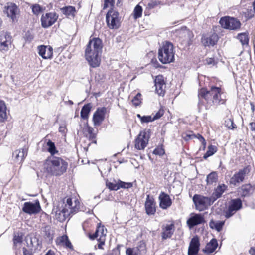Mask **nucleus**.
Segmentation results:
<instances>
[{"mask_svg": "<svg viewBox=\"0 0 255 255\" xmlns=\"http://www.w3.org/2000/svg\"><path fill=\"white\" fill-rule=\"evenodd\" d=\"M102 42L99 38L90 40L85 49V55L89 64L93 68L98 67L101 62Z\"/></svg>", "mask_w": 255, "mask_h": 255, "instance_id": "1", "label": "nucleus"}, {"mask_svg": "<svg viewBox=\"0 0 255 255\" xmlns=\"http://www.w3.org/2000/svg\"><path fill=\"white\" fill-rule=\"evenodd\" d=\"M221 95V90L219 87H212L209 91L205 88L201 89L198 95L199 108L200 109L203 104L201 102V98L204 99L206 101V109H209L212 105L217 106L224 103L225 101L222 98Z\"/></svg>", "mask_w": 255, "mask_h": 255, "instance_id": "2", "label": "nucleus"}, {"mask_svg": "<svg viewBox=\"0 0 255 255\" xmlns=\"http://www.w3.org/2000/svg\"><path fill=\"white\" fill-rule=\"evenodd\" d=\"M68 163L60 157H52L46 163L45 168L49 174L60 176L65 173L67 169Z\"/></svg>", "mask_w": 255, "mask_h": 255, "instance_id": "3", "label": "nucleus"}, {"mask_svg": "<svg viewBox=\"0 0 255 255\" xmlns=\"http://www.w3.org/2000/svg\"><path fill=\"white\" fill-rule=\"evenodd\" d=\"M175 50L173 44L166 42L158 50V58L163 64H167L174 60Z\"/></svg>", "mask_w": 255, "mask_h": 255, "instance_id": "4", "label": "nucleus"}, {"mask_svg": "<svg viewBox=\"0 0 255 255\" xmlns=\"http://www.w3.org/2000/svg\"><path fill=\"white\" fill-rule=\"evenodd\" d=\"M196 209L202 211L213 204L214 201L212 198L205 197L200 195H195L193 198Z\"/></svg>", "mask_w": 255, "mask_h": 255, "instance_id": "5", "label": "nucleus"}, {"mask_svg": "<svg viewBox=\"0 0 255 255\" xmlns=\"http://www.w3.org/2000/svg\"><path fill=\"white\" fill-rule=\"evenodd\" d=\"M150 130L141 131L135 140V147L138 150H143L147 146L150 136Z\"/></svg>", "mask_w": 255, "mask_h": 255, "instance_id": "6", "label": "nucleus"}, {"mask_svg": "<svg viewBox=\"0 0 255 255\" xmlns=\"http://www.w3.org/2000/svg\"><path fill=\"white\" fill-rule=\"evenodd\" d=\"M106 22L110 29H118L120 26V18L119 13L114 10H109L106 15Z\"/></svg>", "mask_w": 255, "mask_h": 255, "instance_id": "7", "label": "nucleus"}, {"mask_svg": "<svg viewBox=\"0 0 255 255\" xmlns=\"http://www.w3.org/2000/svg\"><path fill=\"white\" fill-rule=\"evenodd\" d=\"M106 233L107 230L105 228L104 226L99 224L95 233L92 235L90 234L89 237L91 240L97 239L99 242L98 244V248L102 249L103 246L105 244Z\"/></svg>", "mask_w": 255, "mask_h": 255, "instance_id": "8", "label": "nucleus"}, {"mask_svg": "<svg viewBox=\"0 0 255 255\" xmlns=\"http://www.w3.org/2000/svg\"><path fill=\"white\" fill-rule=\"evenodd\" d=\"M63 207L67 209L69 215L74 214L80 209V203L79 200L76 197H69L66 199V202H64Z\"/></svg>", "mask_w": 255, "mask_h": 255, "instance_id": "9", "label": "nucleus"}, {"mask_svg": "<svg viewBox=\"0 0 255 255\" xmlns=\"http://www.w3.org/2000/svg\"><path fill=\"white\" fill-rule=\"evenodd\" d=\"M220 23L224 28L230 30H236L239 28L241 26L240 22L239 20L230 17L221 18Z\"/></svg>", "mask_w": 255, "mask_h": 255, "instance_id": "10", "label": "nucleus"}, {"mask_svg": "<svg viewBox=\"0 0 255 255\" xmlns=\"http://www.w3.org/2000/svg\"><path fill=\"white\" fill-rule=\"evenodd\" d=\"M41 206L39 201L35 200L33 202H26L23 204L22 211L28 214H36L40 212Z\"/></svg>", "mask_w": 255, "mask_h": 255, "instance_id": "11", "label": "nucleus"}, {"mask_svg": "<svg viewBox=\"0 0 255 255\" xmlns=\"http://www.w3.org/2000/svg\"><path fill=\"white\" fill-rule=\"evenodd\" d=\"M242 203L241 199H232L230 202L228 210L225 213V216L229 218L232 216L237 211L241 209Z\"/></svg>", "mask_w": 255, "mask_h": 255, "instance_id": "12", "label": "nucleus"}, {"mask_svg": "<svg viewBox=\"0 0 255 255\" xmlns=\"http://www.w3.org/2000/svg\"><path fill=\"white\" fill-rule=\"evenodd\" d=\"M107 113V108L103 107H99L94 113L92 121L95 126H100L104 121L106 114Z\"/></svg>", "mask_w": 255, "mask_h": 255, "instance_id": "13", "label": "nucleus"}, {"mask_svg": "<svg viewBox=\"0 0 255 255\" xmlns=\"http://www.w3.org/2000/svg\"><path fill=\"white\" fill-rule=\"evenodd\" d=\"M107 187L111 190L117 191L120 188H129L132 187V183L130 182H125L120 180L117 181L113 180L112 181H106Z\"/></svg>", "mask_w": 255, "mask_h": 255, "instance_id": "14", "label": "nucleus"}, {"mask_svg": "<svg viewBox=\"0 0 255 255\" xmlns=\"http://www.w3.org/2000/svg\"><path fill=\"white\" fill-rule=\"evenodd\" d=\"M11 43V37L10 34L6 32H0V50L6 51L9 49V47Z\"/></svg>", "mask_w": 255, "mask_h": 255, "instance_id": "15", "label": "nucleus"}, {"mask_svg": "<svg viewBox=\"0 0 255 255\" xmlns=\"http://www.w3.org/2000/svg\"><path fill=\"white\" fill-rule=\"evenodd\" d=\"M58 16L55 13L50 12L43 15L41 18V25L43 28H47L53 25L57 20Z\"/></svg>", "mask_w": 255, "mask_h": 255, "instance_id": "16", "label": "nucleus"}, {"mask_svg": "<svg viewBox=\"0 0 255 255\" xmlns=\"http://www.w3.org/2000/svg\"><path fill=\"white\" fill-rule=\"evenodd\" d=\"M248 172L249 170L247 167L240 170L238 172L235 173L230 179V184L236 186L243 182L245 175Z\"/></svg>", "mask_w": 255, "mask_h": 255, "instance_id": "17", "label": "nucleus"}, {"mask_svg": "<svg viewBox=\"0 0 255 255\" xmlns=\"http://www.w3.org/2000/svg\"><path fill=\"white\" fill-rule=\"evenodd\" d=\"M155 91L158 95L163 96L165 93L166 85L163 76L158 75L154 80Z\"/></svg>", "mask_w": 255, "mask_h": 255, "instance_id": "18", "label": "nucleus"}, {"mask_svg": "<svg viewBox=\"0 0 255 255\" xmlns=\"http://www.w3.org/2000/svg\"><path fill=\"white\" fill-rule=\"evenodd\" d=\"M205 222L204 216L200 214H193L187 221V224L190 228Z\"/></svg>", "mask_w": 255, "mask_h": 255, "instance_id": "19", "label": "nucleus"}, {"mask_svg": "<svg viewBox=\"0 0 255 255\" xmlns=\"http://www.w3.org/2000/svg\"><path fill=\"white\" fill-rule=\"evenodd\" d=\"M200 242L198 237H194L191 240L188 250V255H197L199 251Z\"/></svg>", "mask_w": 255, "mask_h": 255, "instance_id": "20", "label": "nucleus"}, {"mask_svg": "<svg viewBox=\"0 0 255 255\" xmlns=\"http://www.w3.org/2000/svg\"><path fill=\"white\" fill-rule=\"evenodd\" d=\"M38 52L43 59H51L53 56V49L50 46L40 45L37 47Z\"/></svg>", "mask_w": 255, "mask_h": 255, "instance_id": "21", "label": "nucleus"}, {"mask_svg": "<svg viewBox=\"0 0 255 255\" xmlns=\"http://www.w3.org/2000/svg\"><path fill=\"white\" fill-rule=\"evenodd\" d=\"M4 12L7 14L8 17L11 18L14 21L16 18V15L18 13L19 10L17 6L14 3H7L5 7Z\"/></svg>", "mask_w": 255, "mask_h": 255, "instance_id": "22", "label": "nucleus"}, {"mask_svg": "<svg viewBox=\"0 0 255 255\" xmlns=\"http://www.w3.org/2000/svg\"><path fill=\"white\" fill-rule=\"evenodd\" d=\"M218 40V36L216 33L205 35L202 38V43L205 46H213L215 45Z\"/></svg>", "mask_w": 255, "mask_h": 255, "instance_id": "23", "label": "nucleus"}, {"mask_svg": "<svg viewBox=\"0 0 255 255\" xmlns=\"http://www.w3.org/2000/svg\"><path fill=\"white\" fill-rule=\"evenodd\" d=\"M159 200L160 207L163 209H166L172 204V200L170 196L164 192H161L160 194Z\"/></svg>", "mask_w": 255, "mask_h": 255, "instance_id": "24", "label": "nucleus"}, {"mask_svg": "<svg viewBox=\"0 0 255 255\" xmlns=\"http://www.w3.org/2000/svg\"><path fill=\"white\" fill-rule=\"evenodd\" d=\"M53 211L55 212L56 219L60 222L65 221L70 216L67 209H65L63 207L61 209L54 208Z\"/></svg>", "mask_w": 255, "mask_h": 255, "instance_id": "25", "label": "nucleus"}, {"mask_svg": "<svg viewBox=\"0 0 255 255\" xmlns=\"http://www.w3.org/2000/svg\"><path fill=\"white\" fill-rule=\"evenodd\" d=\"M218 246V244L217 240L213 238L206 244L205 248L203 249V252L207 255H211L215 251Z\"/></svg>", "mask_w": 255, "mask_h": 255, "instance_id": "26", "label": "nucleus"}, {"mask_svg": "<svg viewBox=\"0 0 255 255\" xmlns=\"http://www.w3.org/2000/svg\"><path fill=\"white\" fill-rule=\"evenodd\" d=\"M56 243L57 245L60 246L71 250L73 249V246L67 235H63L57 238L56 240Z\"/></svg>", "mask_w": 255, "mask_h": 255, "instance_id": "27", "label": "nucleus"}, {"mask_svg": "<svg viewBox=\"0 0 255 255\" xmlns=\"http://www.w3.org/2000/svg\"><path fill=\"white\" fill-rule=\"evenodd\" d=\"M146 212L148 215H153L156 211L155 203L153 199L147 196L145 203Z\"/></svg>", "mask_w": 255, "mask_h": 255, "instance_id": "28", "label": "nucleus"}, {"mask_svg": "<svg viewBox=\"0 0 255 255\" xmlns=\"http://www.w3.org/2000/svg\"><path fill=\"white\" fill-rule=\"evenodd\" d=\"M27 149L23 148L19 150H15L13 153V157L16 162H21L27 155Z\"/></svg>", "mask_w": 255, "mask_h": 255, "instance_id": "29", "label": "nucleus"}, {"mask_svg": "<svg viewBox=\"0 0 255 255\" xmlns=\"http://www.w3.org/2000/svg\"><path fill=\"white\" fill-rule=\"evenodd\" d=\"M227 189V186L224 184L219 185L211 195L212 200L215 202L217 199L221 197Z\"/></svg>", "mask_w": 255, "mask_h": 255, "instance_id": "30", "label": "nucleus"}, {"mask_svg": "<svg viewBox=\"0 0 255 255\" xmlns=\"http://www.w3.org/2000/svg\"><path fill=\"white\" fill-rule=\"evenodd\" d=\"M174 231V225L173 224L166 225L163 228L162 233V237L163 239H166L170 238L173 234Z\"/></svg>", "mask_w": 255, "mask_h": 255, "instance_id": "31", "label": "nucleus"}, {"mask_svg": "<svg viewBox=\"0 0 255 255\" xmlns=\"http://www.w3.org/2000/svg\"><path fill=\"white\" fill-rule=\"evenodd\" d=\"M7 107L5 102L0 101V123L4 122L7 119Z\"/></svg>", "mask_w": 255, "mask_h": 255, "instance_id": "32", "label": "nucleus"}, {"mask_svg": "<svg viewBox=\"0 0 255 255\" xmlns=\"http://www.w3.org/2000/svg\"><path fill=\"white\" fill-rule=\"evenodd\" d=\"M92 106L90 103L84 105L82 108L80 116L83 119H87L89 117V114L91 111Z\"/></svg>", "mask_w": 255, "mask_h": 255, "instance_id": "33", "label": "nucleus"}, {"mask_svg": "<svg viewBox=\"0 0 255 255\" xmlns=\"http://www.w3.org/2000/svg\"><path fill=\"white\" fill-rule=\"evenodd\" d=\"M241 194L242 196H247L252 193L253 188L250 184H246L243 185L241 188Z\"/></svg>", "mask_w": 255, "mask_h": 255, "instance_id": "34", "label": "nucleus"}, {"mask_svg": "<svg viewBox=\"0 0 255 255\" xmlns=\"http://www.w3.org/2000/svg\"><path fill=\"white\" fill-rule=\"evenodd\" d=\"M13 240L14 246L20 248L23 241V234L21 233H15Z\"/></svg>", "mask_w": 255, "mask_h": 255, "instance_id": "35", "label": "nucleus"}, {"mask_svg": "<svg viewBox=\"0 0 255 255\" xmlns=\"http://www.w3.org/2000/svg\"><path fill=\"white\" fill-rule=\"evenodd\" d=\"M224 224V221H214L213 220H211L209 222V226L210 228L215 229L218 231H220L222 230Z\"/></svg>", "mask_w": 255, "mask_h": 255, "instance_id": "36", "label": "nucleus"}, {"mask_svg": "<svg viewBox=\"0 0 255 255\" xmlns=\"http://www.w3.org/2000/svg\"><path fill=\"white\" fill-rule=\"evenodd\" d=\"M218 180V175L217 173L216 172H212L210 173L207 176L206 178V181L207 184H213L214 183H216Z\"/></svg>", "mask_w": 255, "mask_h": 255, "instance_id": "37", "label": "nucleus"}, {"mask_svg": "<svg viewBox=\"0 0 255 255\" xmlns=\"http://www.w3.org/2000/svg\"><path fill=\"white\" fill-rule=\"evenodd\" d=\"M63 13L69 17H74L76 10L74 7L68 6L63 9Z\"/></svg>", "mask_w": 255, "mask_h": 255, "instance_id": "38", "label": "nucleus"}, {"mask_svg": "<svg viewBox=\"0 0 255 255\" xmlns=\"http://www.w3.org/2000/svg\"><path fill=\"white\" fill-rule=\"evenodd\" d=\"M217 151V148L215 146L210 145L208 147V150L204 155L203 158L206 159L208 157L213 155Z\"/></svg>", "mask_w": 255, "mask_h": 255, "instance_id": "39", "label": "nucleus"}, {"mask_svg": "<svg viewBox=\"0 0 255 255\" xmlns=\"http://www.w3.org/2000/svg\"><path fill=\"white\" fill-rule=\"evenodd\" d=\"M238 38L243 45H248L249 38L246 33H242L238 35Z\"/></svg>", "mask_w": 255, "mask_h": 255, "instance_id": "40", "label": "nucleus"}, {"mask_svg": "<svg viewBox=\"0 0 255 255\" xmlns=\"http://www.w3.org/2000/svg\"><path fill=\"white\" fill-rule=\"evenodd\" d=\"M142 14V8L139 5H137L133 11V17L136 19L141 17Z\"/></svg>", "mask_w": 255, "mask_h": 255, "instance_id": "41", "label": "nucleus"}, {"mask_svg": "<svg viewBox=\"0 0 255 255\" xmlns=\"http://www.w3.org/2000/svg\"><path fill=\"white\" fill-rule=\"evenodd\" d=\"M137 117L140 120L141 123H148L154 121L151 116H142L140 114H137Z\"/></svg>", "mask_w": 255, "mask_h": 255, "instance_id": "42", "label": "nucleus"}, {"mask_svg": "<svg viewBox=\"0 0 255 255\" xmlns=\"http://www.w3.org/2000/svg\"><path fill=\"white\" fill-rule=\"evenodd\" d=\"M47 145L48 146L47 150L51 155H54L55 153L57 152L54 142H52L51 140H49L47 143Z\"/></svg>", "mask_w": 255, "mask_h": 255, "instance_id": "43", "label": "nucleus"}, {"mask_svg": "<svg viewBox=\"0 0 255 255\" xmlns=\"http://www.w3.org/2000/svg\"><path fill=\"white\" fill-rule=\"evenodd\" d=\"M139 251V254H143L146 253V244L144 242H140L137 247Z\"/></svg>", "mask_w": 255, "mask_h": 255, "instance_id": "44", "label": "nucleus"}, {"mask_svg": "<svg viewBox=\"0 0 255 255\" xmlns=\"http://www.w3.org/2000/svg\"><path fill=\"white\" fill-rule=\"evenodd\" d=\"M225 126L229 129H233L236 128L235 125L234 124L233 121L231 119H227L225 121Z\"/></svg>", "mask_w": 255, "mask_h": 255, "instance_id": "45", "label": "nucleus"}, {"mask_svg": "<svg viewBox=\"0 0 255 255\" xmlns=\"http://www.w3.org/2000/svg\"><path fill=\"white\" fill-rule=\"evenodd\" d=\"M85 130L89 134V137L91 139H94L95 138L96 134L93 132L94 129L93 128L87 125L85 127Z\"/></svg>", "mask_w": 255, "mask_h": 255, "instance_id": "46", "label": "nucleus"}, {"mask_svg": "<svg viewBox=\"0 0 255 255\" xmlns=\"http://www.w3.org/2000/svg\"><path fill=\"white\" fill-rule=\"evenodd\" d=\"M32 10L34 14L38 15L42 10L41 6L37 4H35L32 6Z\"/></svg>", "mask_w": 255, "mask_h": 255, "instance_id": "47", "label": "nucleus"}, {"mask_svg": "<svg viewBox=\"0 0 255 255\" xmlns=\"http://www.w3.org/2000/svg\"><path fill=\"white\" fill-rule=\"evenodd\" d=\"M114 3L115 0H105L103 9H106L109 7H113Z\"/></svg>", "mask_w": 255, "mask_h": 255, "instance_id": "48", "label": "nucleus"}, {"mask_svg": "<svg viewBox=\"0 0 255 255\" xmlns=\"http://www.w3.org/2000/svg\"><path fill=\"white\" fill-rule=\"evenodd\" d=\"M141 94L138 93L133 98L132 100V103L135 106H138L140 104L141 101H140V97H141Z\"/></svg>", "mask_w": 255, "mask_h": 255, "instance_id": "49", "label": "nucleus"}, {"mask_svg": "<svg viewBox=\"0 0 255 255\" xmlns=\"http://www.w3.org/2000/svg\"><path fill=\"white\" fill-rule=\"evenodd\" d=\"M153 153L160 156L163 155L164 153V150L162 147H157L153 151Z\"/></svg>", "mask_w": 255, "mask_h": 255, "instance_id": "50", "label": "nucleus"}, {"mask_svg": "<svg viewBox=\"0 0 255 255\" xmlns=\"http://www.w3.org/2000/svg\"><path fill=\"white\" fill-rule=\"evenodd\" d=\"M164 114V111L163 110H159L156 114L152 117V118L154 119V121L160 118Z\"/></svg>", "mask_w": 255, "mask_h": 255, "instance_id": "51", "label": "nucleus"}, {"mask_svg": "<svg viewBox=\"0 0 255 255\" xmlns=\"http://www.w3.org/2000/svg\"><path fill=\"white\" fill-rule=\"evenodd\" d=\"M197 138L201 142L203 146V148L205 149L206 147V141H205V139L204 138V137L203 136H202L201 135L198 134Z\"/></svg>", "mask_w": 255, "mask_h": 255, "instance_id": "52", "label": "nucleus"}, {"mask_svg": "<svg viewBox=\"0 0 255 255\" xmlns=\"http://www.w3.org/2000/svg\"><path fill=\"white\" fill-rule=\"evenodd\" d=\"M66 127L65 124H61L59 128V131L64 133L66 132Z\"/></svg>", "mask_w": 255, "mask_h": 255, "instance_id": "53", "label": "nucleus"}, {"mask_svg": "<svg viewBox=\"0 0 255 255\" xmlns=\"http://www.w3.org/2000/svg\"><path fill=\"white\" fill-rule=\"evenodd\" d=\"M126 254L128 255H137L138 254L134 253L133 250L131 248H128L126 250Z\"/></svg>", "mask_w": 255, "mask_h": 255, "instance_id": "54", "label": "nucleus"}, {"mask_svg": "<svg viewBox=\"0 0 255 255\" xmlns=\"http://www.w3.org/2000/svg\"><path fill=\"white\" fill-rule=\"evenodd\" d=\"M206 64L210 65H214L215 64V60L214 59L212 58H207L206 59Z\"/></svg>", "mask_w": 255, "mask_h": 255, "instance_id": "55", "label": "nucleus"}, {"mask_svg": "<svg viewBox=\"0 0 255 255\" xmlns=\"http://www.w3.org/2000/svg\"><path fill=\"white\" fill-rule=\"evenodd\" d=\"M249 126L251 131L255 132V123L251 122L250 123Z\"/></svg>", "mask_w": 255, "mask_h": 255, "instance_id": "56", "label": "nucleus"}, {"mask_svg": "<svg viewBox=\"0 0 255 255\" xmlns=\"http://www.w3.org/2000/svg\"><path fill=\"white\" fill-rule=\"evenodd\" d=\"M23 255H32L25 248H23Z\"/></svg>", "mask_w": 255, "mask_h": 255, "instance_id": "57", "label": "nucleus"}, {"mask_svg": "<svg viewBox=\"0 0 255 255\" xmlns=\"http://www.w3.org/2000/svg\"><path fill=\"white\" fill-rule=\"evenodd\" d=\"M249 252L251 255H255V247H251Z\"/></svg>", "mask_w": 255, "mask_h": 255, "instance_id": "58", "label": "nucleus"}, {"mask_svg": "<svg viewBox=\"0 0 255 255\" xmlns=\"http://www.w3.org/2000/svg\"><path fill=\"white\" fill-rule=\"evenodd\" d=\"M180 33H181V34H184L185 35L187 34L189 36L190 33V31L188 30H182V31H180Z\"/></svg>", "mask_w": 255, "mask_h": 255, "instance_id": "59", "label": "nucleus"}, {"mask_svg": "<svg viewBox=\"0 0 255 255\" xmlns=\"http://www.w3.org/2000/svg\"><path fill=\"white\" fill-rule=\"evenodd\" d=\"M46 236H47V237L49 238V239H52L53 238L52 234H51L50 232H48L47 234H46Z\"/></svg>", "mask_w": 255, "mask_h": 255, "instance_id": "60", "label": "nucleus"}, {"mask_svg": "<svg viewBox=\"0 0 255 255\" xmlns=\"http://www.w3.org/2000/svg\"><path fill=\"white\" fill-rule=\"evenodd\" d=\"M54 253L51 251H49L45 255H53Z\"/></svg>", "mask_w": 255, "mask_h": 255, "instance_id": "61", "label": "nucleus"}, {"mask_svg": "<svg viewBox=\"0 0 255 255\" xmlns=\"http://www.w3.org/2000/svg\"><path fill=\"white\" fill-rule=\"evenodd\" d=\"M253 7L254 12L255 13V1L253 3Z\"/></svg>", "mask_w": 255, "mask_h": 255, "instance_id": "62", "label": "nucleus"}, {"mask_svg": "<svg viewBox=\"0 0 255 255\" xmlns=\"http://www.w3.org/2000/svg\"><path fill=\"white\" fill-rule=\"evenodd\" d=\"M68 102L70 105H73V102L71 100H69Z\"/></svg>", "mask_w": 255, "mask_h": 255, "instance_id": "63", "label": "nucleus"}, {"mask_svg": "<svg viewBox=\"0 0 255 255\" xmlns=\"http://www.w3.org/2000/svg\"><path fill=\"white\" fill-rule=\"evenodd\" d=\"M2 22V21L1 19V18H0V27H1V26Z\"/></svg>", "mask_w": 255, "mask_h": 255, "instance_id": "64", "label": "nucleus"}]
</instances>
